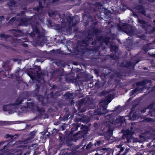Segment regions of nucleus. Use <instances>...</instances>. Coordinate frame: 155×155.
<instances>
[{
  "label": "nucleus",
  "mask_w": 155,
  "mask_h": 155,
  "mask_svg": "<svg viewBox=\"0 0 155 155\" xmlns=\"http://www.w3.org/2000/svg\"><path fill=\"white\" fill-rule=\"evenodd\" d=\"M22 98L20 97H19L16 100V102L12 104H10L4 106L3 107V110H12V112L11 113H13L14 111H16L15 110L18 109L19 105L22 102Z\"/></svg>",
  "instance_id": "nucleus-1"
},
{
  "label": "nucleus",
  "mask_w": 155,
  "mask_h": 155,
  "mask_svg": "<svg viewBox=\"0 0 155 155\" xmlns=\"http://www.w3.org/2000/svg\"><path fill=\"white\" fill-rule=\"evenodd\" d=\"M110 101H104L100 103V106H102V107L101 109V110L96 114L98 115L104 114L105 112L106 109L107 107V105L110 102Z\"/></svg>",
  "instance_id": "nucleus-2"
},
{
  "label": "nucleus",
  "mask_w": 155,
  "mask_h": 155,
  "mask_svg": "<svg viewBox=\"0 0 155 155\" xmlns=\"http://www.w3.org/2000/svg\"><path fill=\"white\" fill-rule=\"evenodd\" d=\"M18 151L16 150H11L7 153V155H18Z\"/></svg>",
  "instance_id": "nucleus-3"
},
{
  "label": "nucleus",
  "mask_w": 155,
  "mask_h": 155,
  "mask_svg": "<svg viewBox=\"0 0 155 155\" xmlns=\"http://www.w3.org/2000/svg\"><path fill=\"white\" fill-rule=\"evenodd\" d=\"M138 142L137 139L131 136L129 138H128L127 139V142Z\"/></svg>",
  "instance_id": "nucleus-4"
},
{
  "label": "nucleus",
  "mask_w": 155,
  "mask_h": 155,
  "mask_svg": "<svg viewBox=\"0 0 155 155\" xmlns=\"http://www.w3.org/2000/svg\"><path fill=\"white\" fill-rule=\"evenodd\" d=\"M130 25L128 24H125L120 28L121 30H122L123 31H127L128 28L129 27Z\"/></svg>",
  "instance_id": "nucleus-5"
},
{
  "label": "nucleus",
  "mask_w": 155,
  "mask_h": 155,
  "mask_svg": "<svg viewBox=\"0 0 155 155\" xmlns=\"http://www.w3.org/2000/svg\"><path fill=\"white\" fill-rule=\"evenodd\" d=\"M106 150L107 149L106 148H102L100 150H99L97 153L95 154V155H102L103 154V153H101V152H102V151H104Z\"/></svg>",
  "instance_id": "nucleus-6"
},
{
  "label": "nucleus",
  "mask_w": 155,
  "mask_h": 155,
  "mask_svg": "<svg viewBox=\"0 0 155 155\" xmlns=\"http://www.w3.org/2000/svg\"><path fill=\"white\" fill-rule=\"evenodd\" d=\"M130 151L129 148H126L125 149V152L122 155H121L120 153H118L117 155H126V154L128 152Z\"/></svg>",
  "instance_id": "nucleus-7"
},
{
  "label": "nucleus",
  "mask_w": 155,
  "mask_h": 155,
  "mask_svg": "<svg viewBox=\"0 0 155 155\" xmlns=\"http://www.w3.org/2000/svg\"><path fill=\"white\" fill-rule=\"evenodd\" d=\"M138 22L140 23L141 24L144 25H143V27H145V25L146 24V22L145 21H143V20H140L139 19H138Z\"/></svg>",
  "instance_id": "nucleus-8"
},
{
  "label": "nucleus",
  "mask_w": 155,
  "mask_h": 155,
  "mask_svg": "<svg viewBox=\"0 0 155 155\" xmlns=\"http://www.w3.org/2000/svg\"><path fill=\"white\" fill-rule=\"evenodd\" d=\"M145 84V82L144 81H142V82H138L137 83V85H140L143 86Z\"/></svg>",
  "instance_id": "nucleus-9"
},
{
  "label": "nucleus",
  "mask_w": 155,
  "mask_h": 155,
  "mask_svg": "<svg viewBox=\"0 0 155 155\" xmlns=\"http://www.w3.org/2000/svg\"><path fill=\"white\" fill-rule=\"evenodd\" d=\"M4 142H2L0 143V146H3V147H4L3 149L6 148V147H7V146L6 145H4Z\"/></svg>",
  "instance_id": "nucleus-10"
},
{
  "label": "nucleus",
  "mask_w": 155,
  "mask_h": 155,
  "mask_svg": "<svg viewBox=\"0 0 155 155\" xmlns=\"http://www.w3.org/2000/svg\"><path fill=\"white\" fill-rule=\"evenodd\" d=\"M140 8H141V11H140V12H141L143 14H144V15H145V11L144 10H143V7L141 6L140 7Z\"/></svg>",
  "instance_id": "nucleus-11"
},
{
  "label": "nucleus",
  "mask_w": 155,
  "mask_h": 155,
  "mask_svg": "<svg viewBox=\"0 0 155 155\" xmlns=\"http://www.w3.org/2000/svg\"><path fill=\"white\" fill-rule=\"evenodd\" d=\"M123 142H122L120 144H119V145H117L116 146V147L117 148H120L121 147H122V145H123Z\"/></svg>",
  "instance_id": "nucleus-12"
},
{
  "label": "nucleus",
  "mask_w": 155,
  "mask_h": 155,
  "mask_svg": "<svg viewBox=\"0 0 155 155\" xmlns=\"http://www.w3.org/2000/svg\"><path fill=\"white\" fill-rule=\"evenodd\" d=\"M4 122L5 123V125H9L10 123H11L10 122H6L4 121Z\"/></svg>",
  "instance_id": "nucleus-13"
},
{
  "label": "nucleus",
  "mask_w": 155,
  "mask_h": 155,
  "mask_svg": "<svg viewBox=\"0 0 155 155\" xmlns=\"http://www.w3.org/2000/svg\"><path fill=\"white\" fill-rule=\"evenodd\" d=\"M124 147H122L120 148V152H121L123 151L124 150Z\"/></svg>",
  "instance_id": "nucleus-14"
},
{
  "label": "nucleus",
  "mask_w": 155,
  "mask_h": 155,
  "mask_svg": "<svg viewBox=\"0 0 155 155\" xmlns=\"http://www.w3.org/2000/svg\"><path fill=\"white\" fill-rule=\"evenodd\" d=\"M128 131V133H127L126 134H129V135L131 134H132V133H133V132H130L129 130Z\"/></svg>",
  "instance_id": "nucleus-15"
},
{
  "label": "nucleus",
  "mask_w": 155,
  "mask_h": 155,
  "mask_svg": "<svg viewBox=\"0 0 155 155\" xmlns=\"http://www.w3.org/2000/svg\"><path fill=\"white\" fill-rule=\"evenodd\" d=\"M15 20V18H12V19L10 20V22H11V21H14V20Z\"/></svg>",
  "instance_id": "nucleus-16"
},
{
  "label": "nucleus",
  "mask_w": 155,
  "mask_h": 155,
  "mask_svg": "<svg viewBox=\"0 0 155 155\" xmlns=\"http://www.w3.org/2000/svg\"><path fill=\"white\" fill-rule=\"evenodd\" d=\"M137 90H138L137 88L135 89L134 90V93H136L137 92Z\"/></svg>",
  "instance_id": "nucleus-17"
},
{
  "label": "nucleus",
  "mask_w": 155,
  "mask_h": 155,
  "mask_svg": "<svg viewBox=\"0 0 155 155\" xmlns=\"http://www.w3.org/2000/svg\"><path fill=\"white\" fill-rule=\"evenodd\" d=\"M136 155H142V153L140 152H137L136 153Z\"/></svg>",
  "instance_id": "nucleus-18"
},
{
  "label": "nucleus",
  "mask_w": 155,
  "mask_h": 155,
  "mask_svg": "<svg viewBox=\"0 0 155 155\" xmlns=\"http://www.w3.org/2000/svg\"><path fill=\"white\" fill-rule=\"evenodd\" d=\"M35 31L37 33H38L39 32V31L37 28H36V30H35Z\"/></svg>",
  "instance_id": "nucleus-19"
},
{
  "label": "nucleus",
  "mask_w": 155,
  "mask_h": 155,
  "mask_svg": "<svg viewBox=\"0 0 155 155\" xmlns=\"http://www.w3.org/2000/svg\"><path fill=\"white\" fill-rule=\"evenodd\" d=\"M150 2H153L154 1V0H149Z\"/></svg>",
  "instance_id": "nucleus-20"
},
{
  "label": "nucleus",
  "mask_w": 155,
  "mask_h": 155,
  "mask_svg": "<svg viewBox=\"0 0 155 155\" xmlns=\"http://www.w3.org/2000/svg\"><path fill=\"white\" fill-rule=\"evenodd\" d=\"M105 41V43H106V44H107V42L106 41Z\"/></svg>",
  "instance_id": "nucleus-21"
},
{
  "label": "nucleus",
  "mask_w": 155,
  "mask_h": 155,
  "mask_svg": "<svg viewBox=\"0 0 155 155\" xmlns=\"http://www.w3.org/2000/svg\"><path fill=\"white\" fill-rule=\"evenodd\" d=\"M106 155H110V154L109 153H108Z\"/></svg>",
  "instance_id": "nucleus-22"
},
{
  "label": "nucleus",
  "mask_w": 155,
  "mask_h": 155,
  "mask_svg": "<svg viewBox=\"0 0 155 155\" xmlns=\"http://www.w3.org/2000/svg\"><path fill=\"white\" fill-rule=\"evenodd\" d=\"M39 8H38V9H37V10L38 11L39 10Z\"/></svg>",
  "instance_id": "nucleus-23"
},
{
  "label": "nucleus",
  "mask_w": 155,
  "mask_h": 155,
  "mask_svg": "<svg viewBox=\"0 0 155 155\" xmlns=\"http://www.w3.org/2000/svg\"><path fill=\"white\" fill-rule=\"evenodd\" d=\"M32 28H33V29H34V28H34V27H33Z\"/></svg>",
  "instance_id": "nucleus-24"
},
{
  "label": "nucleus",
  "mask_w": 155,
  "mask_h": 155,
  "mask_svg": "<svg viewBox=\"0 0 155 155\" xmlns=\"http://www.w3.org/2000/svg\"><path fill=\"white\" fill-rule=\"evenodd\" d=\"M130 64H129V65H128V66H130ZM127 66H128V65H127Z\"/></svg>",
  "instance_id": "nucleus-25"
},
{
  "label": "nucleus",
  "mask_w": 155,
  "mask_h": 155,
  "mask_svg": "<svg viewBox=\"0 0 155 155\" xmlns=\"http://www.w3.org/2000/svg\"><path fill=\"white\" fill-rule=\"evenodd\" d=\"M134 114L133 115V117H134Z\"/></svg>",
  "instance_id": "nucleus-26"
},
{
  "label": "nucleus",
  "mask_w": 155,
  "mask_h": 155,
  "mask_svg": "<svg viewBox=\"0 0 155 155\" xmlns=\"http://www.w3.org/2000/svg\"><path fill=\"white\" fill-rule=\"evenodd\" d=\"M153 21H154V22H155V20H154Z\"/></svg>",
  "instance_id": "nucleus-27"
},
{
  "label": "nucleus",
  "mask_w": 155,
  "mask_h": 155,
  "mask_svg": "<svg viewBox=\"0 0 155 155\" xmlns=\"http://www.w3.org/2000/svg\"><path fill=\"white\" fill-rule=\"evenodd\" d=\"M76 134L77 135V134H78V133H76Z\"/></svg>",
  "instance_id": "nucleus-28"
}]
</instances>
